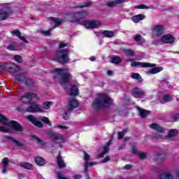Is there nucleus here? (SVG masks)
<instances>
[{
	"label": "nucleus",
	"mask_w": 179,
	"mask_h": 179,
	"mask_svg": "<svg viewBox=\"0 0 179 179\" xmlns=\"http://www.w3.org/2000/svg\"><path fill=\"white\" fill-rule=\"evenodd\" d=\"M130 169H132V166L131 164H127L124 167V170H129Z\"/></svg>",
	"instance_id": "obj_56"
},
{
	"label": "nucleus",
	"mask_w": 179,
	"mask_h": 179,
	"mask_svg": "<svg viewBox=\"0 0 179 179\" xmlns=\"http://www.w3.org/2000/svg\"><path fill=\"white\" fill-rule=\"evenodd\" d=\"M18 177L20 179L24 178V176L23 174H18Z\"/></svg>",
	"instance_id": "obj_64"
},
{
	"label": "nucleus",
	"mask_w": 179,
	"mask_h": 179,
	"mask_svg": "<svg viewBox=\"0 0 179 179\" xmlns=\"http://www.w3.org/2000/svg\"><path fill=\"white\" fill-rule=\"evenodd\" d=\"M27 118L38 128H43L44 127V124H43L41 122L37 120V119L34 116L29 115L27 117Z\"/></svg>",
	"instance_id": "obj_17"
},
{
	"label": "nucleus",
	"mask_w": 179,
	"mask_h": 179,
	"mask_svg": "<svg viewBox=\"0 0 179 179\" xmlns=\"http://www.w3.org/2000/svg\"><path fill=\"white\" fill-rule=\"evenodd\" d=\"M138 157H140V159H141L142 160H143L144 159H146L147 156H146V153L145 152H138L137 153Z\"/></svg>",
	"instance_id": "obj_51"
},
{
	"label": "nucleus",
	"mask_w": 179,
	"mask_h": 179,
	"mask_svg": "<svg viewBox=\"0 0 179 179\" xmlns=\"http://www.w3.org/2000/svg\"><path fill=\"white\" fill-rule=\"evenodd\" d=\"M160 179H174V177L170 174V172L163 173L159 176Z\"/></svg>",
	"instance_id": "obj_31"
},
{
	"label": "nucleus",
	"mask_w": 179,
	"mask_h": 179,
	"mask_svg": "<svg viewBox=\"0 0 179 179\" xmlns=\"http://www.w3.org/2000/svg\"><path fill=\"white\" fill-rule=\"evenodd\" d=\"M17 79L20 82H24L25 85H27V86H32V85H34V81H33V80L20 76H17Z\"/></svg>",
	"instance_id": "obj_20"
},
{
	"label": "nucleus",
	"mask_w": 179,
	"mask_h": 179,
	"mask_svg": "<svg viewBox=\"0 0 179 179\" xmlns=\"http://www.w3.org/2000/svg\"><path fill=\"white\" fill-rule=\"evenodd\" d=\"M57 128H59V129H68V127L63 126V125H61V124H58L57 126Z\"/></svg>",
	"instance_id": "obj_54"
},
{
	"label": "nucleus",
	"mask_w": 179,
	"mask_h": 179,
	"mask_svg": "<svg viewBox=\"0 0 179 179\" xmlns=\"http://www.w3.org/2000/svg\"><path fill=\"white\" fill-rule=\"evenodd\" d=\"M39 120H41V121H43V122H45L50 127H51V122H50V119H48V117L43 116V117H41Z\"/></svg>",
	"instance_id": "obj_41"
},
{
	"label": "nucleus",
	"mask_w": 179,
	"mask_h": 179,
	"mask_svg": "<svg viewBox=\"0 0 179 179\" xmlns=\"http://www.w3.org/2000/svg\"><path fill=\"white\" fill-rule=\"evenodd\" d=\"M68 45L67 43H65L64 41H61L59 45V48H65Z\"/></svg>",
	"instance_id": "obj_53"
},
{
	"label": "nucleus",
	"mask_w": 179,
	"mask_h": 179,
	"mask_svg": "<svg viewBox=\"0 0 179 179\" xmlns=\"http://www.w3.org/2000/svg\"><path fill=\"white\" fill-rule=\"evenodd\" d=\"M61 25H62L61 23H52V27L49 28L48 31L40 29L39 33H41V34H42L43 36H45V37H50L51 30H54V29H56V27H59V26Z\"/></svg>",
	"instance_id": "obj_12"
},
{
	"label": "nucleus",
	"mask_w": 179,
	"mask_h": 179,
	"mask_svg": "<svg viewBox=\"0 0 179 179\" xmlns=\"http://www.w3.org/2000/svg\"><path fill=\"white\" fill-rule=\"evenodd\" d=\"M145 18H146V16H145V15L138 14V15L133 16L131 17V20L134 23H139V22H141V20H144V19H145Z\"/></svg>",
	"instance_id": "obj_24"
},
{
	"label": "nucleus",
	"mask_w": 179,
	"mask_h": 179,
	"mask_svg": "<svg viewBox=\"0 0 179 179\" xmlns=\"http://www.w3.org/2000/svg\"><path fill=\"white\" fill-rule=\"evenodd\" d=\"M134 41L136 43H141V41H143V38H142V36H141L139 34H136L134 36Z\"/></svg>",
	"instance_id": "obj_45"
},
{
	"label": "nucleus",
	"mask_w": 179,
	"mask_h": 179,
	"mask_svg": "<svg viewBox=\"0 0 179 179\" xmlns=\"http://www.w3.org/2000/svg\"><path fill=\"white\" fill-rule=\"evenodd\" d=\"M54 104V103H52V101H46L43 103V108L44 110H49L50 107H51V106H52Z\"/></svg>",
	"instance_id": "obj_40"
},
{
	"label": "nucleus",
	"mask_w": 179,
	"mask_h": 179,
	"mask_svg": "<svg viewBox=\"0 0 179 179\" xmlns=\"http://www.w3.org/2000/svg\"><path fill=\"white\" fill-rule=\"evenodd\" d=\"M122 149H125V145L124 144H122V145H120L119 148H118V150H121Z\"/></svg>",
	"instance_id": "obj_58"
},
{
	"label": "nucleus",
	"mask_w": 179,
	"mask_h": 179,
	"mask_svg": "<svg viewBox=\"0 0 179 179\" xmlns=\"http://www.w3.org/2000/svg\"><path fill=\"white\" fill-rule=\"evenodd\" d=\"M50 138V141L54 143L61 145V143H64L65 142V137L59 133H51L49 134Z\"/></svg>",
	"instance_id": "obj_8"
},
{
	"label": "nucleus",
	"mask_w": 179,
	"mask_h": 179,
	"mask_svg": "<svg viewBox=\"0 0 179 179\" xmlns=\"http://www.w3.org/2000/svg\"><path fill=\"white\" fill-rule=\"evenodd\" d=\"M22 48L23 45H16L15 43L7 46V50H9V51H22Z\"/></svg>",
	"instance_id": "obj_21"
},
{
	"label": "nucleus",
	"mask_w": 179,
	"mask_h": 179,
	"mask_svg": "<svg viewBox=\"0 0 179 179\" xmlns=\"http://www.w3.org/2000/svg\"><path fill=\"white\" fill-rule=\"evenodd\" d=\"M35 162L38 166H44L45 164V159L41 157H36Z\"/></svg>",
	"instance_id": "obj_32"
},
{
	"label": "nucleus",
	"mask_w": 179,
	"mask_h": 179,
	"mask_svg": "<svg viewBox=\"0 0 179 179\" xmlns=\"http://www.w3.org/2000/svg\"><path fill=\"white\" fill-rule=\"evenodd\" d=\"M127 134V129H124L122 131H120L118 133V139H122Z\"/></svg>",
	"instance_id": "obj_50"
},
{
	"label": "nucleus",
	"mask_w": 179,
	"mask_h": 179,
	"mask_svg": "<svg viewBox=\"0 0 179 179\" xmlns=\"http://www.w3.org/2000/svg\"><path fill=\"white\" fill-rule=\"evenodd\" d=\"M166 157V154L162 152H157L155 155V160H156V162H157L158 163H162V162H163V160H164Z\"/></svg>",
	"instance_id": "obj_22"
},
{
	"label": "nucleus",
	"mask_w": 179,
	"mask_h": 179,
	"mask_svg": "<svg viewBox=\"0 0 179 179\" xmlns=\"http://www.w3.org/2000/svg\"><path fill=\"white\" fill-rule=\"evenodd\" d=\"M79 94V89L76 85H72L71 89L70 96H78Z\"/></svg>",
	"instance_id": "obj_30"
},
{
	"label": "nucleus",
	"mask_w": 179,
	"mask_h": 179,
	"mask_svg": "<svg viewBox=\"0 0 179 179\" xmlns=\"http://www.w3.org/2000/svg\"><path fill=\"white\" fill-rule=\"evenodd\" d=\"M33 99H35V101H38L40 98L36 93L26 92L19 98V101H21L23 104H30L33 101Z\"/></svg>",
	"instance_id": "obj_6"
},
{
	"label": "nucleus",
	"mask_w": 179,
	"mask_h": 179,
	"mask_svg": "<svg viewBox=\"0 0 179 179\" xmlns=\"http://www.w3.org/2000/svg\"><path fill=\"white\" fill-rule=\"evenodd\" d=\"M5 138L6 139H8L9 141H11L13 143H15V146H19L20 148H22L24 146L23 143L20 141L13 138V137H10L9 136H6Z\"/></svg>",
	"instance_id": "obj_28"
},
{
	"label": "nucleus",
	"mask_w": 179,
	"mask_h": 179,
	"mask_svg": "<svg viewBox=\"0 0 179 179\" xmlns=\"http://www.w3.org/2000/svg\"><path fill=\"white\" fill-rule=\"evenodd\" d=\"M171 118L173 120V121H177V120H179V114L178 113H171Z\"/></svg>",
	"instance_id": "obj_47"
},
{
	"label": "nucleus",
	"mask_w": 179,
	"mask_h": 179,
	"mask_svg": "<svg viewBox=\"0 0 179 179\" xmlns=\"http://www.w3.org/2000/svg\"><path fill=\"white\" fill-rule=\"evenodd\" d=\"M131 78H132V79H136V80H138V83H141L142 82V77L138 73H132Z\"/></svg>",
	"instance_id": "obj_36"
},
{
	"label": "nucleus",
	"mask_w": 179,
	"mask_h": 179,
	"mask_svg": "<svg viewBox=\"0 0 179 179\" xmlns=\"http://www.w3.org/2000/svg\"><path fill=\"white\" fill-rule=\"evenodd\" d=\"M108 160H110V157L106 156L105 157V159L101 161V163H107V162H108Z\"/></svg>",
	"instance_id": "obj_57"
},
{
	"label": "nucleus",
	"mask_w": 179,
	"mask_h": 179,
	"mask_svg": "<svg viewBox=\"0 0 179 179\" xmlns=\"http://www.w3.org/2000/svg\"><path fill=\"white\" fill-rule=\"evenodd\" d=\"M93 5V2L89 1L85 3L83 6H77L76 8H89V6H92Z\"/></svg>",
	"instance_id": "obj_48"
},
{
	"label": "nucleus",
	"mask_w": 179,
	"mask_h": 179,
	"mask_svg": "<svg viewBox=\"0 0 179 179\" xmlns=\"http://www.w3.org/2000/svg\"><path fill=\"white\" fill-rule=\"evenodd\" d=\"M1 165L2 167L1 173H3V174H6V173H8V166H9V159L8 157L3 158Z\"/></svg>",
	"instance_id": "obj_18"
},
{
	"label": "nucleus",
	"mask_w": 179,
	"mask_h": 179,
	"mask_svg": "<svg viewBox=\"0 0 179 179\" xmlns=\"http://www.w3.org/2000/svg\"><path fill=\"white\" fill-rule=\"evenodd\" d=\"M0 124L4 125L0 126V132H3L4 134H12V132H15V134H20L24 131V128L19 122L15 120L9 121L2 114H0Z\"/></svg>",
	"instance_id": "obj_1"
},
{
	"label": "nucleus",
	"mask_w": 179,
	"mask_h": 179,
	"mask_svg": "<svg viewBox=\"0 0 179 179\" xmlns=\"http://www.w3.org/2000/svg\"><path fill=\"white\" fill-rule=\"evenodd\" d=\"M113 104V99H110L106 94L100 93L97 94V97L94 100L92 106L94 110H100L110 107Z\"/></svg>",
	"instance_id": "obj_4"
},
{
	"label": "nucleus",
	"mask_w": 179,
	"mask_h": 179,
	"mask_svg": "<svg viewBox=\"0 0 179 179\" xmlns=\"http://www.w3.org/2000/svg\"><path fill=\"white\" fill-rule=\"evenodd\" d=\"M105 155H106V152H103L98 155V157H104Z\"/></svg>",
	"instance_id": "obj_61"
},
{
	"label": "nucleus",
	"mask_w": 179,
	"mask_h": 179,
	"mask_svg": "<svg viewBox=\"0 0 179 179\" xmlns=\"http://www.w3.org/2000/svg\"><path fill=\"white\" fill-rule=\"evenodd\" d=\"M123 52H125L127 57H134L135 55V52L130 49H124Z\"/></svg>",
	"instance_id": "obj_39"
},
{
	"label": "nucleus",
	"mask_w": 179,
	"mask_h": 179,
	"mask_svg": "<svg viewBox=\"0 0 179 179\" xmlns=\"http://www.w3.org/2000/svg\"><path fill=\"white\" fill-rule=\"evenodd\" d=\"M131 153H137L136 148L135 147V145H131Z\"/></svg>",
	"instance_id": "obj_55"
},
{
	"label": "nucleus",
	"mask_w": 179,
	"mask_h": 179,
	"mask_svg": "<svg viewBox=\"0 0 179 179\" xmlns=\"http://www.w3.org/2000/svg\"><path fill=\"white\" fill-rule=\"evenodd\" d=\"M90 60L93 62L94 61H96V57L93 56L90 57Z\"/></svg>",
	"instance_id": "obj_62"
},
{
	"label": "nucleus",
	"mask_w": 179,
	"mask_h": 179,
	"mask_svg": "<svg viewBox=\"0 0 179 179\" xmlns=\"http://www.w3.org/2000/svg\"><path fill=\"white\" fill-rule=\"evenodd\" d=\"M57 164H58L59 169H64L66 166L65 162L62 159V157H61L60 155H59L57 157Z\"/></svg>",
	"instance_id": "obj_35"
},
{
	"label": "nucleus",
	"mask_w": 179,
	"mask_h": 179,
	"mask_svg": "<svg viewBox=\"0 0 179 179\" xmlns=\"http://www.w3.org/2000/svg\"><path fill=\"white\" fill-rule=\"evenodd\" d=\"M69 50L68 49L59 50L56 53L55 61H57L60 64H66L69 61Z\"/></svg>",
	"instance_id": "obj_5"
},
{
	"label": "nucleus",
	"mask_w": 179,
	"mask_h": 179,
	"mask_svg": "<svg viewBox=\"0 0 179 179\" xmlns=\"http://www.w3.org/2000/svg\"><path fill=\"white\" fill-rule=\"evenodd\" d=\"M161 41L164 44H171L176 41V38L171 34H165L162 37Z\"/></svg>",
	"instance_id": "obj_14"
},
{
	"label": "nucleus",
	"mask_w": 179,
	"mask_h": 179,
	"mask_svg": "<svg viewBox=\"0 0 179 179\" xmlns=\"http://www.w3.org/2000/svg\"><path fill=\"white\" fill-rule=\"evenodd\" d=\"M34 139H35V141H37V143H38V145H40L41 146H45V145H46L45 141H44L42 139H40V138L36 135L33 136Z\"/></svg>",
	"instance_id": "obj_38"
},
{
	"label": "nucleus",
	"mask_w": 179,
	"mask_h": 179,
	"mask_svg": "<svg viewBox=\"0 0 179 179\" xmlns=\"http://www.w3.org/2000/svg\"><path fill=\"white\" fill-rule=\"evenodd\" d=\"M102 35L103 37L111 38L112 37H114V31L105 30L102 31Z\"/></svg>",
	"instance_id": "obj_29"
},
{
	"label": "nucleus",
	"mask_w": 179,
	"mask_h": 179,
	"mask_svg": "<svg viewBox=\"0 0 179 179\" xmlns=\"http://www.w3.org/2000/svg\"><path fill=\"white\" fill-rule=\"evenodd\" d=\"M171 100H173V96H171V95L166 94L163 97V101H164L165 103L171 101Z\"/></svg>",
	"instance_id": "obj_42"
},
{
	"label": "nucleus",
	"mask_w": 179,
	"mask_h": 179,
	"mask_svg": "<svg viewBox=\"0 0 179 179\" xmlns=\"http://www.w3.org/2000/svg\"><path fill=\"white\" fill-rule=\"evenodd\" d=\"M21 167L26 169L27 170H31L33 169V165L28 162H22L20 164Z\"/></svg>",
	"instance_id": "obj_37"
},
{
	"label": "nucleus",
	"mask_w": 179,
	"mask_h": 179,
	"mask_svg": "<svg viewBox=\"0 0 179 179\" xmlns=\"http://www.w3.org/2000/svg\"><path fill=\"white\" fill-rule=\"evenodd\" d=\"M11 33H13V34H15V36H17L20 40H22V41H23L26 44H29V41L26 40V38H24V36H21L22 34L20 33V31H19V30L15 29L13 31H11Z\"/></svg>",
	"instance_id": "obj_26"
},
{
	"label": "nucleus",
	"mask_w": 179,
	"mask_h": 179,
	"mask_svg": "<svg viewBox=\"0 0 179 179\" xmlns=\"http://www.w3.org/2000/svg\"><path fill=\"white\" fill-rule=\"evenodd\" d=\"M127 61L131 62V66L135 68L138 66V68H152L153 66H156L155 64H152L150 63H142L139 62H135L131 59H127Z\"/></svg>",
	"instance_id": "obj_11"
},
{
	"label": "nucleus",
	"mask_w": 179,
	"mask_h": 179,
	"mask_svg": "<svg viewBox=\"0 0 179 179\" xmlns=\"http://www.w3.org/2000/svg\"><path fill=\"white\" fill-rule=\"evenodd\" d=\"M132 96L135 99H142V97H145V92L140 88L134 87L133 88Z\"/></svg>",
	"instance_id": "obj_15"
},
{
	"label": "nucleus",
	"mask_w": 179,
	"mask_h": 179,
	"mask_svg": "<svg viewBox=\"0 0 179 179\" xmlns=\"http://www.w3.org/2000/svg\"><path fill=\"white\" fill-rule=\"evenodd\" d=\"M107 152H108V146L104 147V148H103V153H105V155L107 154Z\"/></svg>",
	"instance_id": "obj_59"
},
{
	"label": "nucleus",
	"mask_w": 179,
	"mask_h": 179,
	"mask_svg": "<svg viewBox=\"0 0 179 179\" xmlns=\"http://www.w3.org/2000/svg\"><path fill=\"white\" fill-rule=\"evenodd\" d=\"M84 160L85 161L84 165L85 173H87L88 167H90L92 166H96V164H97V163L95 162H89V160H90V156L88 154H87L86 152H84Z\"/></svg>",
	"instance_id": "obj_13"
},
{
	"label": "nucleus",
	"mask_w": 179,
	"mask_h": 179,
	"mask_svg": "<svg viewBox=\"0 0 179 179\" xmlns=\"http://www.w3.org/2000/svg\"><path fill=\"white\" fill-rule=\"evenodd\" d=\"M28 108L26 109L27 113H43V107L33 101L29 103Z\"/></svg>",
	"instance_id": "obj_9"
},
{
	"label": "nucleus",
	"mask_w": 179,
	"mask_h": 179,
	"mask_svg": "<svg viewBox=\"0 0 179 179\" xmlns=\"http://www.w3.org/2000/svg\"><path fill=\"white\" fill-rule=\"evenodd\" d=\"M150 128L151 129H154L155 131H157L155 134V138L157 139H164V138H168L171 139V141H173L177 135H178V131L177 129H171L169 130L168 135L166 134L164 132L166 131V129L162 127L160 124L157 123H153L149 125Z\"/></svg>",
	"instance_id": "obj_3"
},
{
	"label": "nucleus",
	"mask_w": 179,
	"mask_h": 179,
	"mask_svg": "<svg viewBox=\"0 0 179 179\" xmlns=\"http://www.w3.org/2000/svg\"><path fill=\"white\" fill-rule=\"evenodd\" d=\"M6 71H8V72H10V73H15V72H19V71H20V67L16 66V64L10 63L6 65Z\"/></svg>",
	"instance_id": "obj_16"
},
{
	"label": "nucleus",
	"mask_w": 179,
	"mask_h": 179,
	"mask_svg": "<svg viewBox=\"0 0 179 179\" xmlns=\"http://www.w3.org/2000/svg\"><path fill=\"white\" fill-rule=\"evenodd\" d=\"M125 0H115V1H108L107 3V6L109 8H114V6H117V5H120L123 3Z\"/></svg>",
	"instance_id": "obj_27"
},
{
	"label": "nucleus",
	"mask_w": 179,
	"mask_h": 179,
	"mask_svg": "<svg viewBox=\"0 0 179 179\" xmlns=\"http://www.w3.org/2000/svg\"><path fill=\"white\" fill-rule=\"evenodd\" d=\"M85 13V15H87V11H84L83 13H78L76 14V17H79V19L77 20L78 22H79V20H80V19H83V14Z\"/></svg>",
	"instance_id": "obj_49"
},
{
	"label": "nucleus",
	"mask_w": 179,
	"mask_h": 179,
	"mask_svg": "<svg viewBox=\"0 0 179 179\" xmlns=\"http://www.w3.org/2000/svg\"><path fill=\"white\" fill-rule=\"evenodd\" d=\"M113 71H108L107 74H108V76H113Z\"/></svg>",
	"instance_id": "obj_63"
},
{
	"label": "nucleus",
	"mask_w": 179,
	"mask_h": 179,
	"mask_svg": "<svg viewBox=\"0 0 179 179\" xmlns=\"http://www.w3.org/2000/svg\"><path fill=\"white\" fill-rule=\"evenodd\" d=\"M162 69H163V67L162 66L153 67L150 70L148 71L146 73L147 75H153L155 73H159V72H162Z\"/></svg>",
	"instance_id": "obj_25"
},
{
	"label": "nucleus",
	"mask_w": 179,
	"mask_h": 179,
	"mask_svg": "<svg viewBox=\"0 0 179 179\" xmlns=\"http://www.w3.org/2000/svg\"><path fill=\"white\" fill-rule=\"evenodd\" d=\"M137 9H153V7L146 6L145 4H140L136 6Z\"/></svg>",
	"instance_id": "obj_46"
},
{
	"label": "nucleus",
	"mask_w": 179,
	"mask_h": 179,
	"mask_svg": "<svg viewBox=\"0 0 179 179\" xmlns=\"http://www.w3.org/2000/svg\"><path fill=\"white\" fill-rule=\"evenodd\" d=\"M152 33L156 36H162L163 33H164V26L163 25H158L154 27L152 29Z\"/></svg>",
	"instance_id": "obj_19"
},
{
	"label": "nucleus",
	"mask_w": 179,
	"mask_h": 179,
	"mask_svg": "<svg viewBox=\"0 0 179 179\" xmlns=\"http://www.w3.org/2000/svg\"><path fill=\"white\" fill-rule=\"evenodd\" d=\"M13 59L16 61V62H18L19 64L23 62V59L22 58V56L15 55L13 57Z\"/></svg>",
	"instance_id": "obj_44"
},
{
	"label": "nucleus",
	"mask_w": 179,
	"mask_h": 179,
	"mask_svg": "<svg viewBox=\"0 0 179 179\" xmlns=\"http://www.w3.org/2000/svg\"><path fill=\"white\" fill-rule=\"evenodd\" d=\"M17 110H18V111H20L21 113H27V111H26V109H24V105H21V106H18Z\"/></svg>",
	"instance_id": "obj_52"
},
{
	"label": "nucleus",
	"mask_w": 179,
	"mask_h": 179,
	"mask_svg": "<svg viewBox=\"0 0 179 179\" xmlns=\"http://www.w3.org/2000/svg\"><path fill=\"white\" fill-rule=\"evenodd\" d=\"M52 73L55 82H58L64 89H66L69 85V80L72 78L69 70L66 68L56 69Z\"/></svg>",
	"instance_id": "obj_2"
},
{
	"label": "nucleus",
	"mask_w": 179,
	"mask_h": 179,
	"mask_svg": "<svg viewBox=\"0 0 179 179\" xmlns=\"http://www.w3.org/2000/svg\"><path fill=\"white\" fill-rule=\"evenodd\" d=\"M82 178V176L80 175H75L74 176V179H80Z\"/></svg>",
	"instance_id": "obj_60"
},
{
	"label": "nucleus",
	"mask_w": 179,
	"mask_h": 179,
	"mask_svg": "<svg viewBox=\"0 0 179 179\" xmlns=\"http://www.w3.org/2000/svg\"><path fill=\"white\" fill-rule=\"evenodd\" d=\"M13 11L9 6H6L1 8L0 10V20H6Z\"/></svg>",
	"instance_id": "obj_10"
},
{
	"label": "nucleus",
	"mask_w": 179,
	"mask_h": 179,
	"mask_svg": "<svg viewBox=\"0 0 179 179\" xmlns=\"http://www.w3.org/2000/svg\"><path fill=\"white\" fill-rule=\"evenodd\" d=\"M112 64H115V65H119V64H121L122 62V59L118 56L113 57L110 59Z\"/></svg>",
	"instance_id": "obj_34"
},
{
	"label": "nucleus",
	"mask_w": 179,
	"mask_h": 179,
	"mask_svg": "<svg viewBox=\"0 0 179 179\" xmlns=\"http://www.w3.org/2000/svg\"><path fill=\"white\" fill-rule=\"evenodd\" d=\"M78 107H79L78 101L75 99H71L69 102V108L64 115V119L66 120H69V114L71 113V111L75 108H78Z\"/></svg>",
	"instance_id": "obj_7"
},
{
	"label": "nucleus",
	"mask_w": 179,
	"mask_h": 179,
	"mask_svg": "<svg viewBox=\"0 0 179 179\" xmlns=\"http://www.w3.org/2000/svg\"><path fill=\"white\" fill-rule=\"evenodd\" d=\"M49 20H50V22H52L53 23H62V20H61V18L50 17H49Z\"/></svg>",
	"instance_id": "obj_43"
},
{
	"label": "nucleus",
	"mask_w": 179,
	"mask_h": 179,
	"mask_svg": "<svg viewBox=\"0 0 179 179\" xmlns=\"http://www.w3.org/2000/svg\"><path fill=\"white\" fill-rule=\"evenodd\" d=\"M81 24L88 30H93V29H98V27H100V24L99 23H83Z\"/></svg>",
	"instance_id": "obj_23"
},
{
	"label": "nucleus",
	"mask_w": 179,
	"mask_h": 179,
	"mask_svg": "<svg viewBox=\"0 0 179 179\" xmlns=\"http://www.w3.org/2000/svg\"><path fill=\"white\" fill-rule=\"evenodd\" d=\"M139 114L141 117V118H145V117H148L150 114V112L148 110H146L145 109H141L138 108Z\"/></svg>",
	"instance_id": "obj_33"
}]
</instances>
